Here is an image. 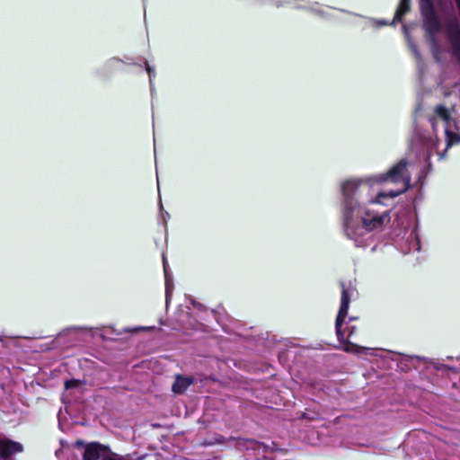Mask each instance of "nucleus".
I'll use <instances>...</instances> for the list:
<instances>
[{
  "mask_svg": "<svg viewBox=\"0 0 460 460\" xmlns=\"http://www.w3.org/2000/svg\"><path fill=\"white\" fill-rule=\"evenodd\" d=\"M407 226H404L406 229ZM405 243L401 247L403 253L411 252H419L420 250V242L417 229L413 228L411 231H404ZM404 238V236L402 237Z\"/></svg>",
  "mask_w": 460,
  "mask_h": 460,
  "instance_id": "4",
  "label": "nucleus"
},
{
  "mask_svg": "<svg viewBox=\"0 0 460 460\" xmlns=\"http://www.w3.org/2000/svg\"><path fill=\"white\" fill-rule=\"evenodd\" d=\"M192 379L178 376L172 385V391L176 394H182L191 385Z\"/></svg>",
  "mask_w": 460,
  "mask_h": 460,
  "instance_id": "7",
  "label": "nucleus"
},
{
  "mask_svg": "<svg viewBox=\"0 0 460 460\" xmlns=\"http://www.w3.org/2000/svg\"><path fill=\"white\" fill-rule=\"evenodd\" d=\"M22 450H23V447L21 443L0 437V457L1 458L8 459L13 454L20 453Z\"/></svg>",
  "mask_w": 460,
  "mask_h": 460,
  "instance_id": "5",
  "label": "nucleus"
},
{
  "mask_svg": "<svg viewBox=\"0 0 460 460\" xmlns=\"http://www.w3.org/2000/svg\"><path fill=\"white\" fill-rule=\"evenodd\" d=\"M409 44H410V48H411L412 53L414 54L416 59L420 63L421 61V58H420V51L418 50L417 46L411 41H410Z\"/></svg>",
  "mask_w": 460,
  "mask_h": 460,
  "instance_id": "10",
  "label": "nucleus"
},
{
  "mask_svg": "<svg viewBox=\"0 0 460 460\" xmlns=\"http://www.w3.org/2000/svg\"><path fill=\"white\" fill-rule=\"evenodd\" d=\"M310 11H312L313 13H317V14H322V12L320 10H317L315 8H314L313 6H309L307 7Z\"/></svg>",
  "mask_w": 460,
  "mask_h": 460,
  "instance_id": "15",
  "label": "nucleus"
},
{
  "mask_svg": "<svg viewBox=\"0 0 460 460\" xmlns=\"http://www.w3.org/2000/svg\"><path fill=\"white\" fill-rule=\"evenodd\" d=\"M163 265H164V279H165L166 306H168L169 301L172 295L173 282H172V276L169 272V268H168L164 255H163Z\"/></svg>",
  "mask_w": 460,
  "mask_h": 460,
  "instance_id": "6",
  "label": "nucleus"
},
{
  "mask_svg": "<svg viewBox=\"0 0 460 460\" xmlns=\"http://www.w3.org/2000/svg\"><path fill=\"white\" fill-rule=\"evenodd\" d=\"M346 330L349 331V334L347 336V339H349L352 336L353 332H355V327L354 326H347Z\"/></svg>",
  "mask_w": 460,
  "mask_h": 460,
  "instance_id": "13",
  "label": "nucleus"
},
{
  "mask_svg": "<svg viewBox=\"0 0 460 460\" xmlns=\"http://www.w3.org/2000/svg\"><path fill=\"white\" fill-rule=\"evenodd\" d=\"M374 22H375V23H376L377 26H384V25L388 24V22L385 20L374 21Z\"/></svg>",
  "mask_w": 460,
  "mask_h": 460,
  "instance_id": "14",
  "label": "nucleus"
},
{
  "mask_svg": "<svg viewBox=\"0 0 460 460\" xmlns=\"http://www.w3.org/2000/svg\"><path fill=\"white\" fill-rule=\"evenodd\" d=\"M119 61H120V60H119V59H118V58H112V59H111L108 63H109V64H111V65H112V64H114V63H119Z\"/></svg>",
  "mask_w": 460,
  "mask_h": 460,
  "instance_id": "16",
  "label": "nucleus"
},
{
  "mask_svg": "<svg viewBox=\"0 0 460 460\" xmlns=\"http://www.w3.org/2000/svg\"><path fill=\"white\" fill-rule=\"evenodd\" d=\"M145 68L149 75V81H150V86H151V89H153V79L155 78V68L152 67L151 66H149L148 62L146 60L145 61Z\"/></svg>",
  "mask_w": 460,
  "mask_h": 460,
  "instance_id": "9",
  "label": "nucleus"
},
{
  "mask_svg": "<svg viewBox=\"0 0 460 460\" xmlns=\"http://www.w3.org/2000/svg\"><path fill=\"white\" fill-rule=\"evenodd\" d=\"M354 294L355 289L353 288H347L345 284L341 283V305L335 322L336 334L341 342L345 341V331L342 329V325L347 317L349 305Z\"/></svg>",
  "mask_w": 460,
  "mask_h": 460,
  "instance_id": "3",
  "label": "nucleus"
},
{
  "mask_svg": "<svg viewBox=\"0 0 460 460\" xmlns=\"http://www.w3.org/2000/svg\"><path fill=\"white\" fill-rule=\"evenodd\" d=\"M80 385V381L78 380H75V379H72V380H66L65 382V387L66 389H71L73 387H76Z\"/></svg>",
  "mask_w": 460,
  "mask_h": 460,
  "instance_id": "11",
  "label": "nucleus"
},
{
  "mask_svg": "<svg viewBox=\"0 0 460 460\" xmlns=\"http://www.w3.org/2000/svg\"><path fill=\"white\" fill-rule=\"evenodd\" d=\"M84 460H142L137 453L127 454L124 456L112 452L108 446L99 442L89 443L83 456Z\"/></svg>",
  "mask_w": 460,
  "mask_h": 460,
  "instance_id": "2",
  "label": "nucleus"
},
{
  "mask_svg": "<svg viewBox=\"0 0 460 460\" xmlns=\"http://www.w3.org/2000/svg\"><path fill=\"white\" fill-rule=\"evenodd\" d=\"M423 28L434 58L440 62L447 54L460 61V0H420ZM460 144V118L443 104L437 105L420 128L417 125L411 142L415 161L401 159L386 172L367 178L350 179L341 184V223L346 237L356 247L365 248L375 241L376 233L389 224V211L374 205L387 201L411 188L410 167L418 163L421 172L430 167L434 152L439 159L453 145Z\"/></svg>",
  "mask_w": 460,
  "mask_h": 460,
  "instance_id": "1",
  "label": "nucleus"
},
{
  "mask_svg": "<svg viewBox=\"0 0 460 460\" xmlns=\"http://www.w3.org/2000/svg\"><path fill=\"white\" fill-rule=\"evenodd\" d=\"M160 210H163V205L161 203H160ZM161 217H162L164 224L166 225L167 219L170 217L169 213L161 211Z\"/></svg>",
  "mask_w": 460,
  "mask_h": 460,
  "instance_id": "12",
  "label": "nucleus"
},
{
  "mask_svg": "<svg viewBox=\"0 0 460 460\" xmlns=\"http://www.w3.org/2000/svg\"><path fill=\"white\" fill-rule=\"evenodd\" d=\"M369 349V348L361 347L349 341L344 342L343 345V350L353 354L366 353Z\"/></svg>",
  "mask_w": 460,
  "mask_h": 460,
  "instance_id": "8",
  "label": "nucleus"
},
{
  "mask_svg": "<svg viewBox=\"0 0 460 460\" xmlns=\"http://www.w3.org/2000/svg\"><path fill=\"white\" fill-rule=\"evenodd\" d=\"M296 8H305L304 6H299V5H296Z\"/></svg>",
  "mask_w": 460,
  "mask_h": 460,
  "instance_id": "17",
  "label": "nucleus"
}]
</instances>
